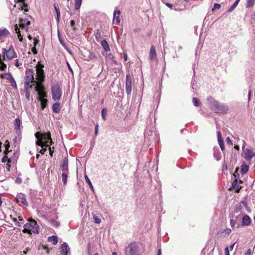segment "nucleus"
Instances as JSON below:
<instances>
[{
	"label": "nucleus",
	"instance_id": "393cba45",
	"mask_svg": "<svg viewBox=\"0 0 255 255\" xmlns=\"http://www.w3.org/2000/svg\"><path fill=\"white\" fill-rule=\"evenodd\" d=\"M48 241L51 242L53 245H56L58 243L57 237L55 236H52L48 238Z\"/></svg>",
	"mask_w": 255,
	"mask_h": 255
},
{
	"label": "nucleus",
	"instance_id": "f704fd0d",
	"mask_svg": "<svg viewBox=\"0 0 255 255\" xmlns=\"http://www.w3.org/2000/svg\"><path fill=\"white\" fill-rule=\"evenodd\" d=\"M47 133H41L40 132H37L35 133V136L36 137V138L37 139V140H41L42 139V136L44 135V134H46Z\"/></svg>",
	"mask_w": 255,
	"mask_h": 255
},
{
	"label": "nucleus",
	"instance_id": "69168bd1",
	"mask_svg": "<svg viewBox=\"0 0 255 255\" xmlns=\"http://www.w3.org/2000/svg\"><path fill=\"white\" fill-rule=\"evenodd\" d=\"M48 147H49L50 155L51 156H52V154H53L54 151L52 149V148L50 146H49Z\"/></svg>",
	"mask_w": 255,
	"mask_h": 255
},
{
	"label": "nucleus",
	"instance_id": "052dcab7",
	"mask_svg": "<svg viewBox=\"0 0 255 255\" xmlns=\"http://www.w3.org/2000/svg\"><path fill=\"white\" fill-rule=\"evenodd\" d=\"M31 51L33 52V53L34 54H37V50H36V47H34V46H33V47H32V48H31Z\"/></svg>",
	"mask_w": 255,
	"mask_h": 255
},
{
	"label": "nucleus",
	"instance_id": "5701e85b",
	"mask_svg": "<svg viewBox=\"0 0 255 255\" xmlns=\"http://www.w3.org/2000/svg\"><path fill=\"white\" fill-rule=\"evenodd\" d=\"M18 159V154L14 153L13 155L8 158L9 162H11L13 165H14Z\"/></svg>",
	"mask_w": 255,
	"mask_h": 255
},
{
	"label": "nucleus",
	"instance_id": "1a4fd4ad",
	"mask_svg": "<svg viewBox=\"0 0 255 255\" xmlns=\"http://www.w3.org/2000/svg\"><path fill=\"white\" fill-rule=\"evenodd\" d=\"M131 76L129 74H127L126 75V85H125V89H126V93L129 95L130 94L131 92V87H132V84H131Z\"/></svg>",
	"mask_w": 255,
	"mask_h": 255
},
{
	"label": "nucleus",
	"instance_id": "c85d7f7f",
	"mask_svg": "<svg viewBox=\"0 0 255 255\" xmlns=\"http://www.w3.org/2000/svg\"><path fill=\"white\" fill-rule=\"evenodd\" d=\"M69 172H63L61 176L64 185H66L67 182L68 174Z\"/></svg>",
	"mask_w": 255,
	"mask_h": 255
},
{
	"label": "nucleus",
	"instance_id": "c756f323",
	"mask_svg": "<svg viewBox=\"0 0 255 255\" xmlns=\"http://www.w3.org/2000/svg\"><path fill=\"white\" fill-rule=\"evenodd\" d=\"M249 169V166L246 164H243L241 166V172L243 174L247 173Z\"/></svg>",
	"mask_w": 255,
	"mask_h": 255
},
{
	"label": "nucleus",
	"instance_id": "ddd939ff",
	"mask_svg": "<svg viewBox=\"0 0 255 255\" xmlns=\"http://www.w3.org/2000/svg\"><path fill=\"white\" fill-rule=\"evenodd\" d=\"M16 200L17 202H20L21 204H22L23 205L25 206H28V203L26 199L25 196L23 193H18L16 195Z\"/></svg>",
	"mask_w": 255,
	"mask_h": 255
},
{
	"label": "nucleus",
	"instance_id": "09e8293b",
	"mask_svg": "<svg viewBox=\"0 0 255 255\" xmlns=\"http://www.w3.org/2000/svg\"><path fill=\"white\" fill-rule=\"evenodd\" d=\"M9 82L10 83L11 86L13 88H16L17 87L16 84V82L14 79H12L11 80H10L9 81Z\"/></svg>",
	"mask_w": 255,
	"mask_h": 255
},
{
	"label": "nucleus",
	"instance_id": "ea45409f",
	"mask_svg": "<svg viewBox=\"0 0 255 255\" xmlns=\"http://www.w3.org/2000/svg\"><path fill=\"white\" fill-rule=\"evenodd\" d=\"M50 223L53 226L55 227H58L60 225L59 223L54 219L50 221Z\"/></svg>",
	"mask_w": 255,
	"mask_h": 255
},
{
	"label": "nucleus",
	"instance_id": "9b49d317",
	"mask_svg": "<svg viewBox=\"0 0 255 255\" xmlns=\"http://www.w3.org/2000/svg\"><path fill=\"white\" fill-rule=\"evenodd\" d=\"M245 147H243L244 150L242 156L248 161H250L251 159L255 156V153L252 151L251 149L246 148L244 149Z\"/></svg>",
	"mask_w": 255,
	"mask_h": 255
},
{
	"label": "nucleus",
	"instance_id": "c03bdc74",
	"mask_svg": "<svg viewBox=\"0 0 255 255\" xmlns=\"http://www.w3.org/2000/svg\"><path fill=\"white\" fill-rule=\"evenodd\" d=\"M4 146L5 147V150L4 151H6V152L8 153L9 152L8 149L9 148V142H8V141L7 140H6L5 141Z\"/></svg>",
	"mask_w": 255,
	"mask_h": 255
},
{
	"label": "nucleus",
	"instance_id": "6e6552de",
	"mask_svg": "<svg viewBox=\"0 0 255 255\" xmlns=\"http://www.w3.org/2000/svg\"><path fill=\"white\" fill-rule=\"evenodd\" d=\"M52 99L54 101H59L62 95L60 86L58 84H54L51 86Z\"/></svg>",
	"mask_w": 255,
	"mask_h": 255
},
{
	"label": "nucleus",
	"instance_id": "4be33fe9",
	"mask_svg": "<svg viewBox=\"0 0 255 255\" xmlns=\"http://www.w3.org/2000/svg\"><path fill=\"white\" fill-rule=\"evenodd\" d=\"M52 111L55 113H59L60 111V103L56 102L52 106Z\"/></svg>",
	"mask_w": 255,
	"mask_h": 255
},
{
	"label": "nucleus",
	"instance_id": "bf43d9fd",
	"mask_svg": "<svg viewBox=\"0 0 255 255\" xmlns=\"http://www.w3.org/2000/svg\"><path fill=\"white\" fill-rule=\"evenodd\" d=\"M54 9L55 10L56 12H57V11H60L59 6H58V5L57 4H56V3L54 4Z\"/></svg>",
	"mask_w": 255,
	"mask_h": 255
},
{
	"label": "nucleus",
	"instance_id": "a211bd4d",
	"mask_svg": "<svg viewBox=\"0 0 255 255\" xmlns=\"http://www.w3.org/2000/svg\"><path fill=\"white\" fill-rule=\"evenodd\" d=\"M149 57L152 61L155 60L157 58L155 49L153 46H151L150 47Z\"/></svg>",
	"mask_w": 255,
	"mask_h": 255
},
{
	"label": "nucleus",
	"instance_id": "680f3d73",
	"mask_svg": "<svg viewBox=\"0 0 255 255\" xmlns=\"http://www.w3.org/2000/svg\"><path fill=\"white\" fill-rule=\"evenodd\" d=\"M225 255H230L229 250L228 247H226L225 249Z\"/></svg>",
	"mask_w": 255,
	"mask_h": 255
},
{
	"label": "nucleus",
	"instance_id": "a878e982",
	"mask_svg": "<svg viewBox=\"0 0 255 255\" xmlns=\"http://www.w3.org/2000/svg\"><path fill=\"white\" fill-rule=\"evenodd\" d=\"M0 77L1 78H5L6 80H9V81L10 80H11L12 79H13L11 74L9 73H5L1 74Z\"/></svg>",
	"mask_w": 255,
	"mask_h": 255
},
{
	"label": "nucleus",
	"instance_id": "412c9836",
	"mask_svg": "<svg viewBox=\"0 0 255 255\" xmlns=\"http://www.w3.org/2000/svg\"><path fill=\"white\" fill-rule=\"evenodd\" d=\"M214 156L218 161L220 160L221 158V153L218 147L214 148Z\"/></svg>",
	"mask_w": 255,
	"mask_h": 255
},
{
	"label": "nucleus",
	"instance_id": "f257e3e1",
	"mask_svg": "<svg viewBox=\"0 0 255 255\" xmlns=\"http://www.w3.org/2000/svg\"><path fill=\"white\" fill-rule=\"evenodd\" d=\"M207 100L210 109L215 113L225 114L228 111V106L215 100L211 97L208 98Z\"/></svg>",
	"mask_w": 255,
	"mask_h": 255
},
{
	"label": "nucleus",
	"instance_id": "0e129e2a",
	"mask_svg": "<svg viewBox=\"0 0 255 255\" xmlns=\"http://www.w3.org/2000/svg\"><path fill=\"white\" fill-rule=\"evenodd\" d=\"M226 141L228 143V144H232V142L231 141V140L230 139V137H228L227 138H226Z\"/></svg>",
	"mask_w": 255,
	"mask_h": 255
},
{
	"label": "nucleus",
	"instance_id": "6e6d98bb",
	"mask_svg": "<svg viewBox=\"0 0 255 255\" xmlns=\"http://www.w3.org/2000/svg\"><path fill=\"white\" fill-rule=\"evenodd\" d=\"M98 128H99V125L98 124H96V126H95V137H96L97 135H98Z\"/></svg>",
	"mask_w": 255,
	"mask_h": 255
},
{
	"label": "nucleus",
	"instance_id": "2f4dec72",
	"mask_svg": "<svg viewBox=\"0 0 255 255\" xmlns=\"http://www.w3.org/2000/svg\"><path fill=\"white\" fill-rule=\"evenodd\" d=\"M82 0H75V9L78 10L82 4Z\"/></svg>",
	"mask_w": 255,
	"mask_h": 255
},
{
	"label": "nucleus",
	"instance_id": "338daca9",
	"mask_svg": "<svg viewBox=\"0 0 255 255\" xmlns=\"http://www.w3.org/2000/svg\"><path fill=\"white\" fill-rule=\"evenodd\" d=\"M89 57L91 59H94L95 58L96 56L94 54H90V56H89Z\"/></svg>",
	"mask_w": 255,
	"mask_h": 255
},
{
	"label": "nucleus",
	"instance_id": "f8f14e48",
	"mask_svg": "<svg viewBox=\"0 0 255 255\" xmlns=\"http://www.w3.org/2000/svg\"><path fill=\"white\" fill-rule=\"evenodd\" d=\"M3 52V59H5V57L8 60H11L14 57V55L15 54L14 50L13 48H9L8 50H6V49H4Z\"/></svg>",
	"mask_w": 255,
	"mask_h": 255
},
{
	"label": "nucleus",
	"instance_id": "c9c22d12",
	"mask_svg": "<svg viewBox=\"0 0 255 255\" xmlns=\"http://www.w3.org/2000/svg\"><path fill=\"white\" fill-rule=\"evenodd\" d=\"M58 39H59V42L60 43V44L65 48L67 50V51H68L69 52H70V50H69V49L67 48L66 47V44L65 43V42H64V41L59 36V34H58Z\"/></svg>",
	"mask_w": 255,
	"mask_h": 255
},
{
	"label": "nucleus",
	"instance_id": "3c124183",
	"mask_svg": "<svg viewBox=\"0 0 255 255\" xmlns=\"http://www.w3.org/2000/svg\"><path fill=\"white\" fill-rule=\"evenodd\" d=\"M75 22L74 20H72L70 21V25L73 30H76V28L75 27Z\"/></svg>",
	"mask_w": 255,
	"mask_h": 255
},
{
	"label": "nucleus",
	"instance_id": "423d86ee",
	"mask_svg": "<svg viewBox=\"0 0 255 255\" xmlns=\"http://www.w3.org/2000/svg\"><path fill=\"white\" fill-rule=\"evenodd\" d=\"M140 244L136 242H132L125 249L126 255H139Z\"/></svg>",
	"mask_w": 255,
	"mask_h": 255
},
{
	"label": "nucleus",
	"instance_id": "4d7b16f0",
	"mask_svg": "<svg viewBox=\"0 0 255 255\" xmlns=\"http://www.w3.org/2000/svg\"><path fill=\"white\" fill-rule=\"evenodd\" d=\"M115 20H116L117 24H119L120 22V19L119 15H116V17L115 18Z\"/></svg>",
	"mask_w": 255,
	"mask_h": 255
},
{
	"label": "nucleus",
	"instance_id": "49530a36",
	"mask_svg": "<svg viewBox=\"0 0 255 255\" xmlns=\"http://www.w3.org/2000/svg\"><path fill=\"white\" fill-rule=\"evenodd\" d=\"M93 218L94 219V222L97 223V224H99L101 223V220L100 219V218H99L98 216H97L96 215H94L93 216Z\"/></svg>",
	"mask_w": 255,
	"mask_h": 255
},
{
	"label": "nucleus",
	"instance_id": "a18cd8bd",
	"mask_svg": "<svg viewBox=\"0 0 255 255\" xmlns=\"http://www.w3.org/2000/svg\"><path fill=\"white\" fill-rule=\"evenodd\" d=\"M4 156L3 157H2V158L1 159V162L2 163H4L6 161H7L8 158H7V152H6V151H4Z\"/></svg>",
	"mask_w": 255,
	"mask_h": 255
},
{
	"label": "nucleus",
	"instance_id": "cd10ccee",
	"mask_svg": "<svg viewBox=\"0 0 255 255\" xmlns=\"http://www.w3.org/2000/svg\"><path fill=\"white\" fill-rule=\"evenodd\" d=\"M9 34V32L6 28L0 29V37L2 36H6Z\"/></svg>",
	"mask_w": 255,
	"mask_h": 255
},
{
	"label": "nucleus",
	"instance_id": "8fccbe9b",
	"mask_svg": "<svg viewBox=\"0 0 255 255\" xmlns=\"http://www.w3.org/2000/svg\"><path fill=\"white\" fill-rule=\"evenodd\" d=\"M221 7V5L218 3H215L212 10L213 11L215 9H219Z\"/></svg>",
	"mask_w": 255,
	"mask_h": 255
},
{
	"label": "nucleus",
	"instance_id": "a19ab883",
	"mask_svg": "<svg viewBox=\"0 0 255 255\" xmlns=\"http://www.w3.org/2000/svg\"><path fill=\"white\" fill-rule=\"evenodd\" d=\"M238 3L236 2H235L233 5L228 9V12H232L238 5Z\"/></svg>",
	"mask_w": 255,
	"mask_h": 255
},
{
	"label": "nucleus",
	"instance_id": "7ed1b4c3",
	"mask_svg": "<svg viewBox=\"0 0 255 255\" xmlns=\"http://www.w3.org/2000/svg\"><path fill=\"white\" fill-rule=\"evenodd\" d=\"M49 143L50 144L53 143L50 132H47L46 134H44L41 140L36 141V144L37 145L40 146L42 148L40 151L41 154H44L45 152L47 150V148L49 146Z\"/></svg>",
	"mask_w": 255,
	"mask_h": 255
},
{
	"label": "nucleus",
	"instance_id": "39448f33",
	"mask_svg": "<svg viewBox=\"0 0 255 255\" xmlns=\"http://www.w3.org/2000/svg\"><path fill=\"white\" fill-rule=\"evenodd\" d=\"M34 71L32 69H28L26 72L25 77L24 87H32L38 85L34 78Z\"/></svg>",
	"mask_w": 255,
	"mask_h": 255
},
{
	"label": "nucleus",
	"instance_id": "f03ea898",
	"mask_svg": "<svg viewBox=\"0 0 255 255\" xmlns=\"http://www.w3.org/2000/svg\"><path fill=\"white\" fill-rule=\"evenodd\" d=\"M35 90L37 92L38 100L40 102V106L42 110H44L47 106L48 100L45 99L47 97L45 91V87L43 85H36Z\"/></svg>",
	"mask_w": 255,
	"mask_h": 255
},
{
	"label": "nucleus",
	"instance_id": "f3484780",
	"mask_svg": "<svg viewBox=\"0 0 255 255\" xmlns=\"http://www.w3.org/2000/svg\"><path fill=\"white\" fill-rule=\"evenodd\" d=\"M217 138H218V142L219 145L221 149V150L224 151L225 150V146L224 143L223 141V139L222 137L221 132L219 130L217 131Z\"/></svg>",
	"mask_w": 255,
	"mask_h": 255
},
{
	"label": "nucleus",
	"instance_id": "603ef678",
	"mask_svg": "<svg viewBox=\"0 0 255 255\" xmlns=\"http://www.w3.org/2000/svg\"><path fill=\"white\" fill-rule=\"evenodd\" d=\"M14 30L15 31V33H17V34H19V33H20V29L18 27V26L17 24H16L14 25Z\"/></svg>",
	"mask_w": 255,
	"mask_h": 255
},
{
	"label": "nucleus",
	"instance_id": "e2e57ef3",
	"mask_svg": "<svg viewBox=\"0 0 255 255\" xmlns=\"http://www.w3.org/2000/svg\"><path fill=\"white\" fill-rule=\"evenodd\" d=\"M18 38L19 39V41L20 42H22L23 40L22 36L21 35V33H19V34H17Z\"/></svg>",
	"mask_w": 255,
	"mask_h": 255
},
{
	"label": "nucleus",
	"instance_id": "72a5a7b5",
	"mask_svg": "<svg viewBox=\"0 0 255 255\" xmlns=\"http://www.w3.org/2000/svg\"><path fill=\"white\" fill-rule=\"evenodd\" d=\"M255 3V0H247V7H251L253 6Z\"/></svg>",
	"mask_w": 255,
	"mask_h": 255
},
{
	"label": "nucleus",
	"instance_id": "bb28decb",
	"mask_svg": "<svg viewBox=\"0 0 255 255\" xmlns=\"http://www.w3.org/2000/svg\"><path fill=\"white\" fill-rule=\"evenodd\" d=\"M85 179L86 181L89 185L90 188H91V190L92 191V192L93 193H94L95 192L94 188L90 179L89 178V177H88V176L86 174L85 175Z\"/></svg>",
	"mask_w": 255,
	"mask_h": 255
},
{
	"label": "nucleus",
	"instance_id": "473e14b6",
	"mask_svg": "<svg viewBox=\"0 0 255 255\" xmlns=\"http://www.w3.org/2000/svg\"><path fill=\"white\" fill-rule=\"evenodd\" d=\"M32 87H24L25 88V97H26V98L28 100H29V97H30V89L32 88Z\"/></svg>",
	"mask_w": 255,
	"mask_h": 255
},
{
	"label": "nucleus",
	"instance_id": "5fc2aeb1",
	"mask_svg": "<svg viewBox=\"0 0 255 255\" xmlns=\"http://www.w3.org/2000/svg\"><path fill=\"white\" fill-rule=\"evenodd\" d=\"M22 182V179L19 177H17L16 179L15 180V183L18 184H21Z\"/></svg>",
	"mask_w": 255,
	"mask_h": 255
},
{
	"label": "nucleus",
	"instance_id": "0eeeda50",
	"mask_svg": "<svg viewBox=\"0 0 255 255\" xmlns=\"http://www.w3.org/2000/svg\"><path fill=\"white\" fill-rule=\"evenodd\" d=\"M43 67L44 66L39 62L38 63L35 67L36 71V79L39 83V84L38 85H42V83L45 80V73L43 69Z\"/></svg>",
	"mask_w": 255,
	"mask_h": 255
},
{
	"label": "nucleus",
	"instance_id": "4c0bfd02",
	"mask_svg": "<svg viewBox=\"0 0 255 255\" xmlns=\"http://www.w3.org/2000/svg\"><path fill=\"white\" fill-rule=\"evenodd\" d=\"M18 220L19 222H18V223L16 224V226L18 227H21L22 225L24 224V220L22 219V218L20 216H19L18 217Z\"/></svg>",
	"mask_w": 255,
	"mask_h": 255
},
{
	"label": "nucleus",
	"instance_id": "7c9ffc66",
	"mask_svg": "<svg viewBox=\"0 0 255 255\" xmlns=\"http://www.w3.org/2000/svg\"><path fill=\"white\" fill-rule=\"evenodd\" d=\"M21 121L20 120L16 118L14 122V127L16 129H19L20 128Z\"/></svg>",
	"mask_w": 255,
	"mask_h": 255
},
{
	"label": "nucleus",
	"instance_id": "58836bf2",
	"mask_svg": "<svg viewBox=\"0 0 255 255\" xmlns=\"http://www.w3.org/2000/svg\"><path fill=\"white\" fill-rule=\"evenodd\" d=\"M232 187L236 190L237 192L239 191L240 189L239 185H238L236 182H234L232 183Z\"/></svg>",
	"mask_w": 255,
	"mask_h": 255
},
{
	"label": "nucleus",
	"instance_id": "774afa93",
	"mask_svg": "<svg viewBox=\"0 0 255 255\" xmlns=\"http://www.w3.org/2000/svg\"><path fill=\"white\" fill-rule=\"evenodd\" d=\"M251 255V249L248 250L247 253H246V255Z\"/></svg>",
	"mask_w": 255,
	"mask_h": 255
},
{
	"label": "nucleus",
	"instance_id": "9d476101",
	"mask_svg": "<svg viewBox=\"0 0 255 255\" xmlns=\"http://www.w3.org/2000/svg\"><path fill=\"white\" fill-rule=\"evenodd\" d=\"M241 220V217L240 215L238 216H233L230 219V224L232 228L236 227L239 228L240 226V221Z\"/></svg>",
	"mask_w": 255,
	"mask_h": 255
},
{
	"label": "nucleus",
	"instance_id": "aec40b11",
	"mask_svg": "<svg viewBox=\"0 0 255 255\" xmlns=\"http://www.w3.org/2000/svg\"><path fill=\"white\" fill-rule=\"evenodd\" d=\"M243 206H246V202L242 201L239 203L235 207V212L237 213L240 212L242 210V208H243Z\"/></svg>",
	"mask_w": 255,
	"mask_h": 255
},
{
	"label": "nucleus",
	"instance_id": "b1692460",
	"mask_svg": "<svg viewBox=\"0 0 255 255\" xmlns=\"http://www.w3.org/2000/svg\"><path fill=\"white\" fill-rule=\"evenodd\" d=\"M101 45L102 46L104 49L106 51H109L110 50V48L109 45L107 42V41L104 39L101 41Z\"/></svg>",
	"mask_w": 255,
	"mask_h": 255
},
{
	"label": "nucleus",
	"instance_id": "de8ad7c7",
	"mask_svg": "<svg viewBox=\"0 0 255 255\" xmlns=\"http://www.w3.org/2000/svg\"><path fill=\"white\" fill-rule=\"evenodd\" d=\"M121 14V11L120 10H117L116 9L114 11V17H113V21H115V18L116 17V15H120Z\"/></svg>",
	"mask_w": 255,
	"mask_h": 255
},
{
	"label": "nucleus",
	"instance_id": "dca6fc26",
	"mask_svg": "<svg viewBox=\"0 0 255 255\" xmlns=\"http://www.w3.org/2000/svg\"><path fill=\"white\" fill-rule=\"evenodd\" d=\"M30 24V21L26 18L20 19L19 25L21 28L25 29L26 31H28V26Z\"/></svg>",
	"mask_w": 255,
	"mask_h": 255
},
{
	"label": "nucleus",
	"instance_id": "6ab92c4d",
	"mask_svg": "<svg viewBox=\"0 0 255 255\" xmlns=\"http://www.w3.org/2000/svg\"><path fill=\"white\" fill-rule=\"evenodd\" d=\"M251 222V218L248 215H246L242 218V225L243 226H249Z\"/></svg>",
	"mask_w": 255,
	"mask_h": 255
},
{
	"label": "nucleus",
	"instance_id": "20e7f679",
	"mask_svg": "<svg viewBox=\"0 0 255 255\" xmlns=\"http://www.w3.org/2000/svg\"><path fill=\"white\" fill-rule=\"evenodd\" d=\"M23 232L31 234L32 233L39 234V226L37 222L34 220H29L28 222L23 226Z\"/></svg>",
	"mask_w": 255,
	"mask_h": 255
},
{
	"label": "nucleus",
	"instance_id": "79ce46f5",
	"mask_svg": "<svg viewBox=\"0 0 255 255\" xmlns=\"http://www.w3.org/2000/svg\"><path fill=\"white\" fill-rule=\"evenodd\" d=\"M6 68V65L4 64L1 59H0V69L1 70H4Z\"/></svg>",
	"mask_w": 255,
	"mask_h": 255
},
{
	"label": "nucleus",
	"instance_id": "37998d69",
	"mask_svg": "<svg viewBox=\"0 0 255 255\" xmlns=\"http://www.w3.org/2000/svg\"><path fill=\"white\" fill-rule=\"evenodd\" d=\"M106 113H107V109L105 108H103L102 110L101 114H102V118L104 121L106 120L105 115H106Z\"/></svg>",
	"mask_w": 255,
	"mask_h": 255
},
{
	"label": "nucleus",
	"instance_id": "13d9d810",
	"mask_svg": "<svg viewBox=\"0 0 255 255\" xmlns=\"http://www.w3.org/2000/svg\"><path fill=\"white\" fill-rule=\"evenodd\" d=\"M39 40L36 39V38H34L33 39V46L35 47L36 46V45L39 43Z\"/></svg>",
	"mask_w": 255,
	"mask_h": 255
},
{
	"label": "nucleus",
	"instance_id": "e433bc0d",
	"mask_svg": "<svg viewBox=\"0 0 255 255\" xmlns=\"http://www.w3.org/2000/svg\"><path fill=\"white\" fill-rule=\"evenodd\" d=\"M192 102L194 105L196 107L199 106L200 105V103L199 102L198 99L196 98H193L192 99Z\"/></svg>",
	"mask_w": 255,
	"mask_h": 255
},
{
	"label": "nucleus",
	"instance_id": "4468645a",
	"mask_svg": "<svg viewBox=\"0 0 255 255\" xmlns=\"http://www.w3.org/2000/svg\"><path fill=\"white\" fill-rule=\"evenodd\" d=\"M60 168L63 172H69L68 160L67 157H65L63 160L61 162Z\"/></svg>",
	"mask_w": 255,
	"mask_h": 255
},
{
	"label": "nucleus",
	"instance_id": "864d4df0",
	"mask_svg": "<svg viewBox=\"0 0 255 255\" xmlns=\"http://www.w3.org/2000/svg\"><path fill=\"white\" fill-rule=\"evenodd\" d=\"M12 166H13V164H12L11 162H9V160H8L6 164V169H7L8 171L10 170V168Z\"/></svg>",
	"mask_w": 255,
	"mask_h": 255
},
{
	"label": "nucleus",
	"instance_id": "2eb2a0df",
	"mask_svg": "<svg viewBox=\"0 0 255 255\" xmlns=\"http://www.w3.org/2000/svg\"><path fill=\"white\" fill-rule=\"evenodd\" d=\"M61 255H68L70 254V248L66 243L62 244L60 247Z\"/></svg>",
	"mask_w": 255,
	"mask_h": 255
}]
</instances>
